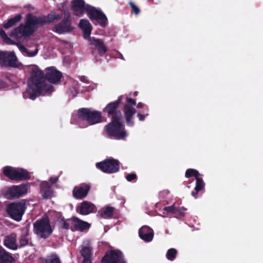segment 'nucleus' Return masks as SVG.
Returning <instances> with one entry per match:
<instances>
[{
  "instance_id": "obj_1",
  "label": "nucleus",
  "mask_w": 263,
  "mask_h": 263,
  "mask_svg": "<svg viewBox=\"0 0 263 263\" xmlns=\"http://www.w3.org/2000/svg\"><path fill=\"white\" fill-rule=\"evenodd\" d=\"M62 77V73L54 67L46 68L45 72L37 68L33 69L23 97L33 100L40 95L50 94L53 91L51 84L60 82Z\"/></svg>"
},
{
  "instance_id": "obj_2",
  "label": "nucleus",
  "mask_w": 263,
  "mask_h": 263,
  "mask_svg": "<svg viewBox=\"0 0 263 263\" xmlns=\"http://www.w3.org/2000/svg\"><path fill=\"white\" fill-rule=\"evenodd\" d=\"M62 14L52 12L47 15L36 16L29 13L26 15L25 24H21L14 28L10 36L18 40L23 36L31 35L39 27L45 24H49L54 21H58L62 17Z\"/></svg>"
},
{
  "instance_id": "obj_3",
  "label": "nucleus",
  "mask_w": 263,
  "mask_h": 263,
  "mask_svg": "<svg viewBox=\"0 0 263 263\" xmlns=\"http://www.w3.org/2000/svg\"><path fill=\"white\" fill-rule=\"evenodd\" d=\"M111 119V121L104 127L106 135L110 139L116 140L125 139L127 134L125 126L121 121L122 119Z\"/></svg>"
},
{
  "instance_id": "obj_4",
  "label": "nucleus",
  "mask_w": 263,
  "mask_h": 263,
  "mask_svg": "<svg viewBox=\"0 0 263 263\" xmlns=\"http://www.w3.org/2000/svg\"><path fill=\"white\" fill-rule=\"evenodd\" d=\"M33 231L40 238L46 239L49 238L52 234L53 228L48 216H44L36 220L33 223Z\"/></svg>"
},
{
  "instance_id": "obj_5",
  "label": "nucleus",
  "mask_w": 263,
  "mask_h": 263,
  "mask_svg": "<svg viewBox=\"0 0 263 263\" xmlns=\"http://www.w3.org/2000/svg\"><path fill=\"white\" fill-rule=\"evenodd\" d=\"M78 118L86 121L90 125L101 123L102 121V114L97 110H91L88 108H81L77 111Z\"/></svg>"
},
{
  "instance_id": "obj_6",
  "label": "nucleus",
  "mask_w": 263,
  "mask_h": 263,
  "mask_svg": "<svg viewBox=\"0 0 263 263\" xmlns=\"http://www.w3.org/2000/svg\"><path fill=\"white\" fill-rule=\"evenodd\" d=\"M3 174L11 180L23 181L27 180L31 176L29 172L22 168H15L10 166L3 167Z\"/></svg>"
},
{
  "instance_id": "obj_7",
  "label": "nucleus",
  "mask_w": 263,
  "mask_h": 263,
  "mask_svg": "<svg viewBox=\"0 0 263 263\" xmlns=\"http://www.w3.org/2000/svg\"><path fill=\"white\" fill-rule=\"evenodd\" d=\"M29 185L22 183L6 186L3 189L4 196L8 199L19 198L27 193Z\"/></svg>"
},
{
  "instance_id": "obj_8",
  "label": "nucleus",
  "mask_w": 263,
  "mask_h": 263,
  "mask_svg": "<svg viewBox=\"0 0 263 263\" xmlns=\"http://www.w3.org/2000/svg\"><path fill=\"white\" fill-rule=\"evenodd\" d=\"M26 209L25 202H15L7 205L6 212L8 216L16 221H20Z\"/></svg>"
},
{
  "instance_id": "obj_9",
  "label": "nucleus",
  "mask_w": 263,
  "mask_h": 263,
  "mask_svg": "<svg viewBox=\"0 0 263 263\" xmlns=\"http://www.w3.org/2000/svg\"><path fill=\"white\" fill-rule=\"evenodd\" d=\"M126 103L124 105L123 111L126 125L132 127L134 125V115L136 112V109L134 107L136 105V101L135 99L127 97L126 98Z\"/></svg>"
},
{
  "instance_id": "obj_10",
  "label": "nucleus",
  "mask_w": 263,
  "mask_h": 263,
  "mask_svg": "<svg viewBox=\"0 0 263 263\" xmlns=\"http://www.w3.org/2000/svg\"><path fill=\"white\" fill-rule=\"evenodd\" d=\"M96 166L103 172L112 174L119 171L120 168V162L114 158L106 159L103 161L98 162Z\"/></svg>"
},
{
  "instance_id": "obj_11",
  "label": "nucleus",
  "mask_w": 263,
  "mask_h": 263,
  "mask_svg": "<svg viewBox=\"0 0 263 263\" xmlns=\"http://www.w3.org/2000/svg\"><path fill=\"white\" fill-rule=\"evenodd\" d=\"M122 96H120L118 99L114 102L108 103L103 109V111L106 113L108 117L111 116V119H115L116 117L118 119L122 118L121 111L119 109V105L121 103Z\"/></svg>"
},
{
  "instance_id": "obj_12",
  "label": "nucleus",
  "mask_w": 263,
  "mask_h": 263,
  "mask_svg": "<svg viewBox=\"0 0 263 263\" xmlns=\"http://www.w3.org/2000/svg\"><path fill=\"white\" fill-rule=\"evenodd\" d=\"M64 16L61 22L56 24L53 31L59 34H63L70 31L72 28L71 26L70 15L68 11H64Z\"/></svg>"
},
{
  "instance_id": "obj_13",
  "label": "nucleus",
  "mask_w": 263,
  "mask_h": 263,
  "mask_svg": "<svg viewBox=\"0 0 263 263\" xmlns=\"http://www.w3.org/2000/svg\"><path fill=\"white\" fill-rule=\"evenodd\" d=\"M87 13L90 20L97 21L102 27H106L107 24V18L101 10L90 6Z\"/></svg>"
},
{
  "instance_id": "obj_14",
  "label": "nucleus",
  "mask_w": 263,
  "mask_h": 263,
  "mask_svg": "<svg viewBox=\"0 0 263 263\" xmlns=\"http://www.w3.org/2000/svg\"><path fill=\"white\" fill-rule=\"evenodd\" d=\"M101 263H126L122 253L118 250L107 252L102 259Z\"/></svg>"
},
{
  "instance_id": "obj_15",
  "label": "nucleus",
  "mask_w": 263,
  "mask_h": 263,
  "mask_svg": "<svg viewBox=\"0 0 263 263\" xmlns=\"http://www.w3.org/2000/svg\"><path fill=\"white\" fill-rule=\"evenodd\" d=\"M90 5L85 3L84 0H73L71 2L70 8L75 16H82L85 12H87Z\"/></svg>"
},
{
  "instance_id": "obj_16",
  "label": "nucleus",
  "mask_w": 263,
  "mask_h": 263,
  "mask_svg": "<svg viewBox=\"0 0 263 263\" xmlns=\"http://www.w3.org/2000/svg\"><path fill=\"white\" fill-rule=\"evenodd\" d=\"M17 58L13 52L0 51V63L10 67H17L16 64Z\"/></svg>"
},
{
  "instance_id": "obj_17",
  "label": "nucleus",
  "mask_w": 263,
  "mask_h": 263,
  "mask_svg": "<svg viewBox=\"0 0 263 263\" xmlns=\"http://www.w3.org/2000/svg\"><path fill=\"white\" fill-rule=\"evenodd\" d=\"M91 188L90 183H82L74 187L72 196L76 199H83L88 194Z\"/></svg>"
},
{
  "instance_id": "obj_18",
  "label": "nucleus",
  "mask_w": 263,
  "mask_h": 263,
  "mask_svg": "<svg viewBox=\"0 0 263 263\" xmlns=\"http://www.w3.org/2000/svg\"><path fill=\"white\" fill-rule=\"evenodd\" d=\"M96 211L97 207L96 205L88 201H83L77 209V211L83 215H88L91 213L96 212Z\"/></svg>"
},
{
  "instance_id": "obj_19",
  "label": "nucleus",
  "mask_w": 263,
  "mask_h": 263,
  "mask_svg": "<svg viewBox=\"0 0 263 263\" xmlns=\"http://www.w3.org/2000/svg\"><path fill=\"white\" fill-rule=\"evenodd\" d=\"M140 238L145 242L151 241L154 237V231L150 227L144 226L139 230Z\"/></svg>"
},
{
  "instance_id": "obj_20",
  "label": "nucleus",
  "mask_w": 263,
  "mask_h": 263,
  "mask_svg": "<svg viewBox=\"0 0 263 263\" xmlns=\"http://www.w3.org/2000/svg\"><path fill=\"white\" fill-rule=\"evenodd\" d=\"M16 234L14 233L7 235L4 238V245L9 249L12 250H17L18 246L16 243Z\"/></svg>"
},
{
  "instance_id": "obj_21",
  "label": "nucleus",
  "mask_w": 263,
  "mask_h": 263,
  "mask_svg": "<svg viewBox=\"0 0 263 263\" xmlns=\"http://www.w3.org/2000/svg\"><path fill=\"white\" fill-rule=\"evenodd\" d=\"M40 193L44 199L51 198L53 196V191L50 183L47 181H43L40 184Z\"/></svg>"
},
{
  "instance_id": "obj_22",
  "label": "nucleus",
  "mask_w": 263,
  "mask_h": 263,
  "mask_svg": "<svg viewBox=\"0 0 263 263\" xmlns=\"http://www.w3.org/2000/svg\"><path fill=\"white\" fill-rule=\"evenodd\" d=\"M90 44L97 49L100 55H103L107 51V48L103 42L99 39L90 38L89 39Z\"/></svg>"
},
{
  "instance_id": "obj_23",
  "label": "nucleus",
  "mask_w": 263,
  "mask_h": 263,
  "mask_svg": "<svg viewBox=\"0 0 263 263\" xmlns=\"http://www.w3.org/2000/svg\"><path fill=\"white\" fill-rule=\"evenodd\" d=\"M79 26L83 30L84 37L85 39L90 38L92 27L89 21L85 19L81 20Z\"/></svg>"
},
{
  "instance_id": "obj_24",
  "label": "nucleus",
  "mask_w": 263,
  "mask_h": 263,
  "mask_svg": "<svg viewBox=\"0 0 263 263\" xmlns=\"http://www.w3.org/2000/svg\"><path fill=\"white\" fill-rule=\"evenodd\" d=\"M72 223L76 230L83 231L88 229L90 227V224L88 222L83 221L77 217L72 218Z\"/></svg>"
},
{
  "instance_id": "obj_25",
  "label": "nucleus",
  "mask_w": 263,
  "mask_h": 263,
  "mask_svg": "<svg viewBox=\"0 0 263 263\" xmlns=\"http://www.w3.org/2000/svg\"><path fill=\"white\" fill-rule=\"evenodd\" d=\"M15 259L12 255L5 249L0 247V263H15Z\"/></svg>"
},
{
  "instance_id": "obj_26",
  "label": "nucleus",
  "mask_w": 263,
  "mask_h": 263,
  "mask_svg": "<svg viewBox=\"0 0 263 263\" xmlns=\"http://www.w3.org/2000/svg\"><path fill=\"white\" fill-rule=\"evenodd\" d=\"M115 208L110 206H106L102 208L98 211L97 216L100 218L107 219L111 218L114 214Z\"/></svg>"
},
{
  "instance_id": "obj_27",
  "label": "nucleus",
  "mask_w": 263,
  "mask_h": 263,
  "mask_svg": "<svg viewBox=\"0 0 263 263\" xmlns=\"http://www.w3.org/2000/svg\"><path fill=\"white\" fill-rule=\"evenodd\" d=\"M205 183L201 178H197L196 179V185L194 189V191L192 192L191 195L195 198H196L198 196V193L204 190Z\"/></svg>"
},
{
  "instance_id": "obj_28",
  "label": "nucleus",
  "mask_w": 263,
  "mask_h": 263,
  "mask_svg": "<svg viewBox=\"0 0 263 263\" xmlns=\"http://www.w3.org/2000/svg\"><path fill=\"white\" fill-rule=\"evenodd\" d=\"M22 19L21 14H18L15 15L13 17H12L8 20V21L3 24V27L5 29L9 28L16 24Z\"/></svg>"
},
{
  "instance_id": "obj_29",
  "label": "nucleus",
  "mask_w": 263,
  "mask_h": 263,
  "mask_svg": "<svg viewBox=\"0 0 263 263\" xmlns=\"http://www.w3.org/2000/svg\"><path fill=\"white\" fill-rule=\"evenodd\" d=\"M29 235V231L28 229H27L25 231V232L21 234L20 236L18 241H19V245L20 248L24 247L26 246H27L29 243V238L28 236Z\"/></svg>"
},
{
  "instance_id": "obj_30",
  "label": "nucleus",
  "mask_w": 263,
  "mask_h": 263,
  "mask_svg": "<svg viewBox=\"0 0 263 263\" xmlns=\"http://www.w3.org/2000/svg\"><path fill=\"white\" fill-rule=\"evenodd\" d=\"M177 254L178 251L176 249L171 248L167 251L166 253V257L168 260L170 261H174L176 259L177 256Z\"/></svg>"
},
{
  "instance_id": "obj_31",
  "label": "nucleus",
  "mask_w": 263,
  "mask_h": 263,
  "mask_svg": "<svg viewBox=\"0 0 263 263\" xmlns=\"http://www.w3.org/2000/svg\"><path fill=\"white\" fill-rule=\"evenodd\" d=\"M81 254L84 258H91L92 249L90 247L84 246L81 250Z\"/></svg>"
},
{
  "instance_id": "obj_32",
  "label": "nucleus",
  "mask_w": 263,
  "mask_h": 263,
  "mask_svg": "<svg viewBox=\"0 0 263 263\" xmlns=\"http://www.w3.org/2000/svg\"><path fill=\"white\" fill-rule=\"evenodd\" d=\"M199 175L200 174L199 172L197 170L193 168L187 169L185 173V177L191 178L192 177H194L195 178V179H196L197 178H199Z\"/></svg>"
},
{
  "instance_id": "obj_33",
  "label": "nucleus",
  "mask_w": 263,
  "mask_h": 263,
  "mask_svg": "<svg viewBox=\"0 0 263 263\" xmlns=\"http://www.w3.org/2000/svg\"><path fill=\"white\" fill-rule=\"evenodd\" d=\"M19 48L21 51L23 52H25L27 53V55L29 57H34L36 54H37L38 52V49L36 48L33 51H30L28 50L25 46L23 45H19Z\"/></svg>"
},
{
  "instance_id": "obj_34",
  "label": "nucleus",
  "mask_w": 263,
  "mask_h": 263,
  "mask_svg": "<svg viewBox=\"0 0 263 263\" xmlns=\"http://www.w3.org/2000/svg\"><path fill=\"white\" fill-rule=\"evenodd\" d=\"M19 48L21 51L23 52H25L27 53V55L29 57H34L36 54H37L38 52V49L36 48L33 51H30L28 50L25 46L23 45H19Z\"/></svg>"
},
{
  "instance_id": "obj_35",
  "label": "nucleus",
  "mask_w": 263,
  "mask_h": 263,
  "mask_svg": "<svg viewBox=\"0 0 263 263\" xmlns=\"http://www.w3.org/2000/svg\"><path fill=\"white\" fill-rule=\"evenodd\" d=\"M43 263H61V261L56 254H52L49 258L44 259Z\"/></svg>"
},
{
  "instance_id": "obj_36",
  "label": "nucleus",
  "mask_w": 263,
  "mask_h": 263,
  "mask_svg": "<svg viewBox=\"0 0 263 263\" xmlns=\"http://www.w3.org/2000/svg\"><path fill=\"white\" fill-rule=\"evenodd\" d=\"M0 36L3 40L4 42L6 43L13 44H16L15 42L11 41V39L7 36L5 31L3 29L0 30Z\"/></svg>"
},
{
  "instance_id": "obj_37",
  "label": "nucleus",
  "mask_w": 263,
  "mask_h": 263,
  "mask_svg": "<svg viewBox=\"0 0 263 263\" xmlns=\"http://www.w3.org/2000/svg\"><path fill=\"white\" fill-rule=\"evenodd\" d=\"M129 5L132 8V12H134L136 15H138L140 12V9L133 2H129Z\"/></svg>"
},
{
  "instance_id": "obj_38",
  "label": "nucleus",
  "mask_w": 263,
  "mask_h": 263,
  "mask_svg": "<svg viewBox=\"0 0 263 263\" xmlns=\"http://www.w3.org/2000/svg\"><path fill=\"white\" fill-rule=\"evenodd\" d=\"M163 210L172 214H176V207L175 206L174 204L171 206H165L163 208Z\"/></svg>"
},
{
  "instance_id": "obj_39",
  "label": "nucleus",
  "mask_w": 263,
  "mask_h": 263,
  "mask_svg": "<svg viewBox=\"0 0 263 263\" xmlns=\"http://www.w3.org/2000/svg\"><path fill=\"white\" fill-rule=\"evenodd\" d=\"M186 210V209L182 206V207H176V214H179L181 216H183L185 215V211Z\"/></svg>"
},
{
  "instance_id": "obj_40",
  "label": "nucleus",
  "mask_w": 263,
  "mask_h": 263,
  "mask_svg": "<svg viewBox=\"0 0 263 263\" xmlns=\"http://www.w3.org/2000/svg\"><path fill=\"white\" fill-rule=\"evenodd\" d=\"M136 178L137 175L135 173L129 174L126 176V180L129 182L132 181L134 179H136Z\"/></svg>"
},
{
  "instance_id": "obj_41",
  "label": "nucleus",
  "mask_w": 263,
  "mask_h": 263,
  "mask_svg": "<svg viewBox=\"0 0 263 263\" xmlns=\"http://www.w3.org/2000/svg\"><path fill=\"white\" fill-rule=\"evenodd\" d=\"M62 221H63L62 226V228L66 229V230L69 229L70 228L69 223L66 221H65L64 219H62Z\"/></svg>"
},
{
  "instance_id": "obj_42",
  "label": "nucleus",
  "mask_w": 263,
  "mask_h": 263,
  "mask_svg": "<svg viewBox=\"0 0 263 263\" xmlns=\"http://www.w3.org/2000/svg\"><path fill=\"white\" fill-rule=\"evenodd\" d=\"M148 114H146V116H147ZM137 117L139 118V120L141 121H144L145 118V115H143L140 113H138L137 115Z\"/></svg>"
},
{
  "instance_id": "obj_43",
  "label": "nucleus",
  "mask_w": 263,
  "mask_h": 263,
  "mask_svg": "<svg viewBox=\"0 0 263 263\" xmlns=\"http://www.w3.org/2000/svg\"><path fill=\"white\" fill-rule=\"evenodd\" d=\"M58 180V177H51L49 179V181L52 184L55 183Z\"/></svg>"
},
{
  "instance_id": "obj_44",
  "label": "nucleus",
  "mask_w": 263,
  "mask_h": 263,
  "mask_svg": "<svg viewBox=\"0 0 263 263\" xmlns=\"http://www.w3.org/2000/svg\"><path fill=\"white\" fill-rule=\"evenodd\" d=\"M145 105L142 102H139L137 105V108H143Z\"/></svg>"
},
{
  "instance_id": "obj_45",
  "label": "nucleus",
  "mask_w": 263,
  "mask_h": 263,
  "mask_svg": "<svg viewBox=\"0 0 263 263\" xmlns=\"http://www.w3.org/2000/svg\"><path fill=\"white\" fill-rule=\"evenodd\" d=\"M91 258H84L82 263H91Z\"/></svg>"
},
{
  "instance_id": "obj_46",
  "label": "nucleus",
  "mask_w": 263,
  "mask_h": 263,
  "mask_svg": "<svg viewBox=\"0 0 263 263\" xmlns=\"http://www.w3.org/2000/svg\"><path fill=\"white\" fill-rule=\"evenodd\" d=\"M5 83L2 80L0 79V89L5 87Z\"/></svg>"
},
{
  "instance_id": "obj_47",
  "label": "nucleus",
  "mask_w": 263,
  "mask_h": 263,
  "mask_svg": "<svg viewBox=\"0 0 263 263\" xmlns=\"http://www.w3.org/2000/svg\"><path fill=\"white\" fill-rule=\"evenodd\" d=\"M137 95H138V92H137V91H135V92H134V95L135 96H137Z\"/></svg>"
},
{
  "instance_id": "obj_48",
  "label": "nucleus",
  "mask_w": 263,
  "mask_h": 263,
  "mask_svg": "<svg viewBox=\"0 0 263 263\" xmlns=\"http://www.w3.org/2000/svg\"><path fill=\"white\" fill-rule=\"evenodd\" d=\"M120 58H121V59H122V60H124V58H123V55H122V54H121V57H120Z\"/></svg>"
},
{
  "instance_id": "obj_49",
  "label": "nucleus",
  "mask_w": 263,
  "mask_h": 263,
  "mask_svg": "<svg viewBox=\"0 0 263 263\" xmlns=\"http://www.w3.org/2000/svg\"><path fill=\"white\" fill-rule=\"evenodd\" d=\"M149 1H152V2H153V0H149Z\"/></svg>"
}]
</instances>
